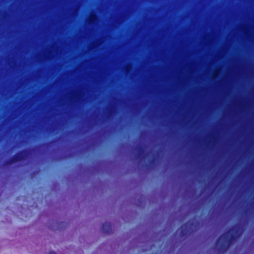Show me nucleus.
Masks as SVG:
<instances>
[{
    "mask_svg": "<svg viewBox=\"0 0 254 254\" xmlns=\"http://www.w3.org/2000/svg\"><path fill=\"white\" fill-rule=\"evenodd\" d=\"M47 254H57L54 251H50V252H48Z\"/></svg>",
    "mask_w": 254,
    "mask_h": 254,
    "instance_id": "f03ea898",
    "label": "nucleus"
},
{
    "mask_svg": "<svg viewBox=\"0 0 254 254\" xmlns=\"http://www.w3.org/2000/svg\"><path fill=\"white\" fill-rule=\"evenodd\" d=\"M112 229V225L110 222H106L102 225L101 231L104 233H109Z\"/></svg>",
    "mask_w": 254,
    "mask_h": 254,
    "instance_id": "f257e3e1",
    "label": "nucleus"
}]
</instances>
